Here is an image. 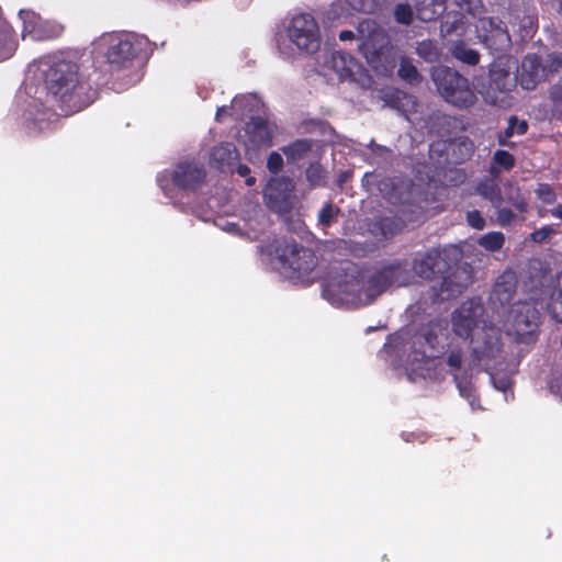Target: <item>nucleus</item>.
I'll return each mask as SVG.
<instances>
[{"label":"nucleus","mask_w":562,"mask_h":562,"mask_svg":"<svg viewBox=\"0 0 562 562\" xmlns=\"http://www.w3.org/2000/svg\"><path fill=\"white\" fill-rule=\"evenodd\" d=\"M44 83L47 97L65 116L88 108L98 98V89L71 60H54L44 74Z\"/></svg>","instance_id":"f257e3e1"},{"label":"nucleus","mask_w":562,"mask_h":562,"mask_svg":"<svg viewBox=\"0 0 562 562\" xmlns=\"http://www.w3.org/2000/svg\"><path fill=\"white\" fill-rule=\"evenodd\" d=\"M271 255L279 272L291 280L307 277L317 263L315 254L294 239H276Z\"/></svg>","instance_id":"f03ea898"},{"label":"nucleus","mask_w":562,"mask_h":562,"mask_svg":"<svg viewBox=\"0 0 562 562\" xmlns=\"http://www.w3.org/2000/svg\"><path fill=\"white\" fill-rule=\"evenodd\" d=\"M430 76L438 94L448 104L459 110H468L476 104L474 87L458 70L448 66H437L432 68Z\"/></svg>","instance_id":"7ed1b4c3"},{"label":"nucleus","mask_w":562,"mask_h":562,"mask_svg":"<svg viewBox=\"0 0 562 562\" xmlns=\"http://www.w3.org/2000/svg\"><path fill=\"white\" fill-rule=\"evenodd\" d=\"M517 60L510 55L496 57L488 66L485 81L480 83V93L490 105H502L518 83Z\"/></svg>","instance_id":"20e7f679"},{"label":"nucleus","mask_w":562,"mask_h":562,"mask_svg":"<svg viewBox=\"0 0 562 562\" xmlns=\"http://www.w3.org/2000/svg\"><path fill=\"white\" fill-rule=\"evenodd\" d=\"M323 296L336 305L371 304L367 299L364 276L356 267L330 279L323 288Z\"/></svg>","instance_id":"39448f33"},{"label":"nucleus","mask_w":562,"mask_h":562,"mask_svg":"<svg viewBox=\"0 0 562 562\" xmlns=\"http://www.w3.org/2000/svg\"><path fill=\"white\" fill-rule=\"evenodd\" d=\"M541 316L536 301H518L509 310L506 333L514 336L518 344H535L540 331Z\"/></svg>","instance_id":"423d86ee"},{"label":"nucleus","mask_w":562,"mask_h":562,"mask_svg":"<svg viewBox=\"0 0 562 562\" xmlns=\"http://www.w3.org/2000/svg\"><path fill=\"white\" fill-rule=\"evenodd\" d=\"M106 45L104 52L108 70L111 74L128 69L145 45V41L132 34H108L101 37L100 45Z\"/></svg>","instance_id":"0eeeda50"},{"label":"nucleus","mask_w":562,"mask_h":562,"mask_svg":"<svg viewBox=\"0 0 562 562\" xmlns=\"http://www.w3.org/2000/svg\"><path fill=\"white\" fill-rule=\"evenodd\" d=\"M366 293L371 303L392 285L406 286L414 282V277L407 268V263L395 260L389 265L375 268L371 273L363 274Z\"/></svg>","instance_id":"6e6552de"},{"label":"nucleus","mask_w":562,"mask_h":562,"mask_svg":"<svg viewBox=\"0 0 562 562\" xmlns=\"http://www.w3.org/2000/svg\"><path fill=\"white\" fill-rule=\"evenodd\" d=\"M286 35L297 49L306 54H315L321 48L322 37L317 21L308 13L292 18Z\"/></svg>","instance_id":"1a4fd4ad"},{"label":"nucleus","mask_w":562,"mask_h":562,"mask_svg":"<svg viewBox=\"0 0 562 562\" xmlns=\"http://www.w3.org/2000/svg\"><path fill=\"white\" fill-rule=\"evenodd\" d=\"M454 248L434 247L423 252H416L412 261V274L424 280H434L436 277L450 271L449 252Z\"/></svg>","instance_id":"9d476101"},{"label":"nucleus","mask_w":562,"mask_h":562,"mask_svg":"<svg viewBox=\"0 0 562 562\" xmlns=\"http://www.w3.org/2000/svg\"><path fill=\"white\" fill-rule=\"evenodd\" d=\"M472 353L477 364H483L485 371L490 362L502 352V331L493 324H485L476 330L471 338Z\"/></svg>","instance_id":"9b49d317"},{"label":"nucleus","mask_w":562,"mask_h":562,"mask_svg":"<svg viewBox=\"0 0 562 562\" xmlns=\"http://www.w3.org/2000/svg\"><path fill=\"white\" fill-rule=\"evenodd\" d=\"M484 313L485 307L480 297L467 300L451 314L452 331L463 339L472 337L474 329L479 330V325L484 324Z\"/></svg>","instance_id":"f8f14e48"},{"label":"nucleus","mask_w":562,"mask_h":562,"mask_svg":"<svg viewBox=\"0 0 562 562\" xmlns=\"http://www.w3.org/2000/svg\"><path fill=\"white\" fill-rule=\"evenodd\" d=\"M508 23L521 40L532 38L538 30V13L535 5L521 0L508 9Z\"/></svg>","instance_id":"ddd939ff"},{"label":"nucleus","mask_w":562,"mask_h":562,"mask_svg":"<svg viewBox=\"0 0 562 562\" xmlns=\"http://www.w3.org/2000/svg\"><path fill=\"white\" fill-rule=\"evenodd\" d=\"M477 27L483 32V42L492 50L503 52L510 47L512 40L506 23L497 16H482Z\"/></svg>","instance_id":"4468645a"},{"label":"nucleus","mask_w":562,"mask_h":562,"mask_svg":"<svg viewBox=\"0 0 562 562\" xmlns=\"http://www.w3.org/2000/svg\"><path fill=\"white\" fill-rule=\"evenodd\" d=\"M175 187L183 191H196L205 181L206 170L195 161H180L170 173Z\"/></svg>","instance_id":"2eb2a0df"},{"label":"nucleus","mask_w":562,"mask_h":562,"mask_svg":"<svg viewBox=\"0 0 562 562\" xmlns=\"http://www.w3.org/2000/svg\"><path fill=\"white\" fill-rule=\"evenodd\" d=\"M517 276L513 270H505L499 274L490 293V303L493 308H504L514 299L517 290Z\"/></svg>","instance_id":"dca6fc26"},{"label":"nucleus","mask_w":562,"mask_h":562,"mask_svg":"<svg viewBox=\"0 0 562 562\" xmlns=\"http://www.w3.org/2000/svg\"><path fill=\"white\" fill-rule=\"evenodd\" d=\"M442 278L439 286H431L429 291V300L431 303H440L452 300L460 295L465 289V284L457 281V272H447L440 276Z\"/></svg>","instance_id":"f3484780"},{"label":"nucleus","mask_w":562,"mask_h":562,"mask_svg":"<svg viewBox=\"0 0 562 562\" xmlns=\"http://www.w3.org/2000/svg\"><path fill=\"white\" fill-rule=\"evenodd\" d=\"M542 77V58L537 54H528L521 63V71L518 76V82L525 90L536 88L539 79Z\"/></svg>","instance_id":"a211bd4d"},{"label":"nucleus","mask_w":562,"mask_h":562,"mask_svg":"<svg viewBox=\"0 0 562 562\" xmlns=\"http://www.w3.org/2000/svg\"><path fill=\"white\" fill-rule=\"evenodd\" d=\"M239 151L233 143L225 142L214 146L211 151V165L220 171H234L239 160Z\"/></svg>","instance_id":"6ab92c4d"},{"label":"nucleus","mask_w":562,"mask_h":562,"mask_svg":"<svg viewBox=\"0 0 562 562\" xmlns=\"http://www.w3.org/2000/svg\"><path fill=\"white\" fill-rule=\"evenodd\" d=\"M295 188L293 180L282 176L269 181L265 195L271 204H281L288 202Z\"/></svg>","instance_id":"aec40b11"},{"label":"nucleus","mask_w":562,"mask_h":562,"mask_svg":"<svg viewBox=\"0 0 562 562\" xmlns=\"http://www.w3.org/2000/svg\"><path fill=\"white\" fill-rule=\"evenodd\" d=\"M440 326L438 324H428L419 330L418 342L425 347L423 356L426 358L435 359L438 358L440 352L438 331Z\"/></svg>","instance_id":"412c9836"},{"label":"nucleus","mask_w":562,"mask_h":562,"mask_svg":"<svg viewBox=\"0 0 562 562\" xmlns=\"http://www.w3.org/2000/svg\"><path fill=\"white\" fill-rule=\"evenodd\" d=\"M528 122L526 120H519L516 115H512L508 119L507 127L501 131L496 135L497 144L502 147L514 148L515 143L510 138L517 135H525L528 132Z\"/></svg>","instance_id":"4be33fe9"},{"label":"nucleus","mask_w":562,"mask_h":562,"mask_svg":"<svg viewBox=\"0 0 562 562\" xmlns=\"http://www.w3.org/2000/svg\"><path fill=\"white\" fill-rule=\"evenodd\" d=\"M330 64L340 80L352 79L356 68L359 67L356 58L341 52L333 53Z\"/></svg>","instance_id":"5701e85b"},{"label":"nucleus","mask_w":562,"mask_h":562,"mask_svg":"<svg viewBox=\"0 0 562 562\" xmlns=\"http://www.w3.org/2000/svg\"><path fill=\"white\" fill-rule=\"evenodd\" d=\"M313 140L299 138L281 148L289 164H296L304 159L312 151Z\"/></svg>","instance_id":"b1692460"},{"label":"nucleus","mask_w":562,"mask_h":562,"mask_svg":"<svg viewBox=\"0 0 562 562\" xmlns=\"http://www.w3.org/2000/svg\"><path fill=\"white\" fill-rule=\"evenodd\" d=\"M30 33L32 37L40 41H50L61 36L64 33V26L56 22H38L34 25Z\"/></svg>","instance_id":"393cba45"},{"label":"nucleus","mask_w":562,"mask_h":562,"mask_svg":"<svg viewBox=\"0 0 562 562\" xmlns=\"http://www.w3.org/2000/svg\"><path fill=\"white\" fill-rule=\"evenodd\" d=\"M515 164L516 159L514 155L505 149H497L492 157L490 173L497 177L503 171H510L515 167Z\"/></svg>","instance_id":"a878e982"},{"label":"nucleus","mask_w":562,"mask_h":562,"mask_svg":"<svg viewBox=\"0 0 562 562\" xmlns=\"http://www.w3.org/2000/svg\"><path fill=\"white\" fill-rule=\"evenodd\" d=\"M450 52L456 59L469 66H476L480 63V53L476 49L469 47L462 41L456 42Z\"/></svg>","instance_id":"bb28decb"},{"label":"nucleus","mask_w":562,"mask_h":562,"mask_svg":"<svg viewBox=\"0 0 562 562\" xmlns=\"http://www.w3.org/2000/svg\"><path fill=\"white\" fill-rule=\"evenodd\" d=\"M246 132L256 143H266L270 140L268 122L260 116H252L246 125Z\"/></svg>","instance_id":"cd10ccee"},{"label":"nucleus","mask_w":562,"mask_h":562,"mask_svg":"<svg viewBox=\"0 0 562 562\" xmlns=\"http://www.w3.org/2000/svg\"><path fill=\"white\" fill-rule=\"evenodd\" d=\"M548 313L558 323H562V271L557 276V288L547 305Z\"/></svg>","instance_id":"c85d7f7f"},{"label":"nucleus","mask_w":562,"mask_h":562,"mask_svg":"<svg viewBox=\"0 0 562 562\" xmlns=\"http://www.w3.org/2000/svg\"><path fill=\"white\" fill-rule=\"evenodd\" d=\"M453 381L457 385L460 395L464 397L472 407H474L480 400L471 380L468 379L467 376H460L458 373H454Z\"/></svg>","instance_id":"c756f323"},{"label":"nucleus","mask_w":562,"mask_h":562,"mask_svg":"<svg viewBox=\"0 0 562 562\" xmlns=\"http://www.w3.org/2000/svg\"><path fill=\"white\" fill-rule=\"evenodd\" d=\"M417 55L427 63H437L441 57V49L435 41L424 40L416 47Z\"/></svg>","instance_id":"7c9ffc66"},{"label":"nucleus","mask_w":562,"mask_h":562,"mask_svg":"<svg viewBox=\"0 0 562 562\" xmlns=\"http://www.w3.org/2000/svg\"><path fill=\"white\" fill-rule=\"evenodd\" d=\"M397 75L402 80H404L411 85H418L423 80V77L419 74V71L417 70L416 66L407 57H403L401 59Z\"/></svg>","instance_id":"2f4dec72"},{"label":"nucleus","mask_w":562,"mask_h":562,"mask_svg":"<svg viewBox=\"0 0 562 562\" xmlns=\"http://www.w3.org/2000/svg\"><path fill=\"white\" fill-rule=\"evenodd\" d=\"M341 215V210L339 206L333 204L331 202L325 203L318 212L317 221L318 224L323 228H328L337 221V218Z\"/></svg>","instance_id":"473e14b6"},{"label":"nucleus","mask_w":562,"mask_h":562,"mask_svg":"<svg viewBox=\"0 0 562 562\" xmlns=\"http://www.w3.org/2000/svg\"><path fill=\"white\" fill-rule=\"evenodd\" d=\"M562 69V52H551L542 60V77L547 78Z\"/></svg>","instance_id":"72a5a7b5"},{"label":"nucleus","mask_w":562,"mask_h":562,"mask_svg":"<svg viewBox=\"0 0 562 562\" xmlns=\"http://www.w3.org/2000/svg\"><path fill=\"white\" fill-rule=\"evenodd\" d=\"M505 236L501 232H491L479 239V245L488 251H498L503 248Z\"/></svg>","instance_id":"f704fd0d"},{"label":"nucleus","mask_w":562,"mask_h":562,"mask_svg":"<svg viewBox=\"0 0 562 562\" xmlns=\"http://www.w3.org/2000/svg\"><path fill=\"white\" fill-rule=\"evenodd\" d=\"M477 190L481 195L490 200L495 206H498L503 202L499 187L492 181L481 182Z\"/></svg>","instance_id":"c9c22d12"},{"label":"nucleus","mask_w":562,"mask_h":562,"mask_svg":"<svg viewBox=\"0 0 562 562\" xmlns=\"http://www.w3.org/2000/svg\"><path fill=\"white\" fill-rule=\"evenodd\" d=\"M378 226L385 238L394 236L400 233L403 227V223L395 217H382L378 222Z\"/></svg>","instance_id":"e433bc0d"},{"label":"nucleus","mask_w":562,"mask_h":562,"mask_svg":"<svg viewBox=\"0 0 562 562\" xmlns=\"http://www.w3.org/2000/svg\"><path fill=\"white\" fill-rule=\"evenodd\" d=\"M15 50V42L10 32L2 31L0 33V61L10 58Z\"/></svg>","instance_id":"4c0bfd02"},{"label":"nucleus","mask_w":562,"mask_h":562,"mask_svg":"<svg viewBox=\"0 0 562 562\" xmlns=\"http://www.w3.org/2000/svg\"><path fill=\"white\" fill-rule=\"evenodd\" d=\"M305 177L312 187L321 186L325 178V170L318 162L310 164L305 170Z\"/></svg>","instance_id":"58836bf2"},{"label":"nucleus","mask_w":562,"mask_h":562,"mask_svg":"<svg viewBox=\"0 0 562 562\" xmlns=\"http://www.w3.org/2000/svg\"><path fill=\"white\" fill-rule=\"evenodd\" d=\"M412 99H413L412 95H409L403 91L395 90L394 92H392L389 95L387 103L394 109L404 110V105H407L408 103H413Z\"/></svg>","instance_id":"ea45409f"},{"label":"nucleus","mask_w":562,"mask_h":562,"mask_svg":"<svg viewBox=\"0 0 562 562\" xmlns=\"http://www.w3.org/2000/svg\"><path fill=\"white\" fill-rule=\"evenodd\" d=\"M535 192L537 198L546 204H552L557 201V193L549 183H539Z\"/></svg>","instance_id":"a19ab883"},{"label":"nucleus","mask_w":562,"mask_h":562,"mask_svg":"<svg viewBox=\"0 0 562 562\" xmlns=\"http://www.w3.org/2000/svg\"><path fill=\"white\" fill-rule=\"evenodd\" d=\"M394 16L398 23L408 25L413 22V10L407 3H398L394 9Z\"/></svg>","instance_id":"79ce46f5"},{"label":"nucleus","mask_w":562,"mask_h":562,"mask_svg":"<svg viewBox=\"0 0 562 562\" xmlns=\"http://www.w3.org/2000/svg\"><path fill=\"white\" fill-rule=\"evenodd\" d=\"M548 97L552 104V109L562 113V83H554L551 86Z\"/></svg>","instance_id":"37998d69"},{"label":"nucleus","mask_w":562,"mask_h":562,"mask_svg":"<svg viewBox=\"0 0 562 562\" xmlns=\"http://www.w3.org/2000/svg\"><path fill=\"white\" fill-rule=\"evenodd\" d=\"M446 363L453 371H459L463 363V351L460 348L452 349L447 356Z\"/></svg>","instance_id":"c03bdc74"},{"label":"nucleus","mask_w":562,"mask_h":562,"mask_svg":"<svg viewBox=\"0 0 562 562\" xmlns=\"http://www.w3.org/2000/svg\"><path fill=\"white\" fill-rule=\"evenodd\" d=\"M557 232L552 225H544L530 234V239L537 244L544 243L551 235Z\"/></svg>","instance_id":"a18cd8bd"},{"label":"nucleus","mask_w":562,"mask_h":562,"mask_svg":"<svg viewBox=\"0 0 562 562\" xmlns=\"http://www.w3.org/2000/svg\"><path fill=\"white\" fill-rule=\"evenodd\" d=\"M283 167V158L278 151H271L267 159V168L271 173H278Z\"/></svg>","instance_id":"49530a36"},{"label":"nucleus","mask_w":562,"mask_h":562,"mask_svg":"<svg viewBox=\"0 0 562 562\" xmlns=\"http://www.w3.org/2000/svg\"><path fill=\"white\" fill-rule=\"evenodd\" d=\"M490 374H491V380L493 382L494 387L497 389L498 391L506 392L507 390H509L512 387L513 381L509 376H507V375L497 376L493 373H490Z\"/></svg>","instance_id":"de8ad7c7"},{"label":"nucleus","mask_w":562,"mask_h":562,"mask_svg":"<svg viewBox=\"0 0 562 562\" xmlns=\"http://www.w3.org/2000/svg\"><path fill=\"white\" fill-rule=\"evenodd\" d=\"M467 220L469 225L475 229H482L485 226V220L476 210L468 212Z\"/></svg>","instance_id":"09e8293b"},{"label":"nucleus","mask_w":562,"mask_h":562,"mask_svg":"<svg viewBox=\"0 0 562 562\" xmlns=\"http://www.w3.org/2000/svg\"><path fill=\"white\" fill-rule=\"evenodd\" d=\"M515 218L516 215L510 209L503 207L497 211V222L502 226L510 225Z\"/></svg>","instance_id":"8fccbe9b"},{"label":"nucleus","mask_w":562,"mask_h":562,"mask_svg":"<svg viewBox=\"0 0 562 562\" xmlns=\"http://www.w3.org/2000/svg\"><path fill=\"white\" fill-rule=\"evenodd\" d=\"M450 120L451 117L445 113H441V112H437V113H434L430 117H429V121L432 125V127L435 125H440V124H449L450 123Z\"/></svg>","instance_id":"3c124183"},{"label":"nucleus","mask_w":562,"mask_h":562,"mask_svg":"<svg viewBox=\"0 0 562 562\" xmlns=\"http://www.w3.org/2000/svg\"><path fill=\"white\" fill-rule=\"evenodd\" d=\"M350 4L352 8L357 11L370 13L372 11L371 5H367L366 3L361 2L360 0H350Z\"/></svg>","instance_id":"603ef678"},{"label":"nucleus","mask_w":562,"mask_h":562,"mask_svg":"<svg viewBox=\"0 0 562 562\" xmlns=\"http://www.w3.org/2000/svg\"><path fill=\"white\" fill-rule=\"evenodd\" d=\"M547 3L557 13L562 15V0H546Z\"/></svg>","instance_id":"864d4df0"},{"label":"nucleus","mask_w":562,"mask_h":562,"mask_svg":"<svg viewBox=\"0 0 562 562\" xmlns=\"http://www.w3.org/2000/svg\"><path fill=\"white\" fill-rule=\"evenodd\" d=\"M240 177H247L250 175V168L247 165L238 164L235 170Z\"/></svg>","instance_id":"5fc2aeb1"},{"label":"nucleus","mask_w":562,"mask_h":562,"mask_svg":"<svg viewBox=\"0 0 562 562\" xmlns=\"http://www.w3.org/2000/svg\"><path fill=\"white\" fill-rule=\"evenodd\" d=\"M339 40L345 42V41H351L355 38V33L350 30H344L339 33L338 35Z\"/></svg>","instance_id":"6e6d98bb"},{"label":"nucleus","mask_w":562,"mask_h":562,"mask_svg":"<svg viewBox=\"0 0 562 562\" xmlns=\"http://www.w3.org/2000/svg\"><path fill=\"white\" fill-rule=\"evenodd\" d=\"M550 214L553 217L560 218L562 221V203H560L555 207L551 209Z\"/></svg>","instance_id":"4d7b16f0"},{"label":"nucleus","mask_w":562,"mask_h":562,"mask_svg":"<svg viewBox=\"0 0 562 562\" xmlns=\"http://www.w3.org/2000/svg\"><path fill=\"white\" fill-rule=\"evenodd\" d=\"M370 148L373 150V151H386V153H390L391 150L384 146H381V145H378L375 144L373 140L371 142L370 144Z\"/></svg>","instance_id":"13d9d810"},{"label":"nucleus","mask_w":562,"mask_h":562,"mask_svg":"<svg viewBox=\"0 0 562 562\" xmlns=\"http://www.w3.org/2000/svg\"><path fill=\"white\" fill-rule=\"evenodd\" d=\"M551 387H557L558 392H560L562 394V373H561V376L557 378L552 382Z\"/></svg>","instance_id":"bf43d9fd"},{"label":"nucleus","mask_w":562,"mask_h":562,"mask_svg":"<svg viewBox=\"0 0 562 562\" xmlns=\"http://www.w3.org/2000/svg\"><path fill=\"white\" fill-rule=\"evenodd\" d=\"M460 146L464 147L468 151V156H470L473 151V143L472 142H461Z\"/></svg>","instance_id":"052dcab7"},{"label":"nucleus","mask_w":562,"mask_h":562,"mask_svg":"<svg viewBox=\"0 0 562 562\" xmlns=\"http://www.w3.org/2000/svg\"><path fill=\"white\" fill-rule=\"evenodd\" d=\"M246 178V181L245 183L248 186V187H251L256 183V178L255 177H250V176H247L245 177Z\"/></svg>","instance_id":"680f3d73"},{"label":"nucleus","mask_w":562,"mask_h":562,"mask_svg":"<svg viewBox=\"0 0 562 562\" xmlns=\"http://www.w3.org/2000/svg\"><path fill=\"white\" fill-rule=\"evenodd\" d=\"M158 182H159L160 188L165 189L164 182H162V180L160 178H158Z\"/></svg>","instance_id":"e2e57ef3"},{"label":"nucleus","mask_w":562,"mask_h":562,"mask_svg":"<svg viewBox=\"0 0 562 562\" xmlns=\"http://www.w3.org/2000/svg\"><path fill=\"white\" fill-rule=\"evenodd\" d=\"M24 14H27L25 11H20V15H24Z\"/></svg>","instance_id":"0e129e2a"}]
</instances>
